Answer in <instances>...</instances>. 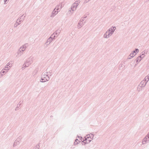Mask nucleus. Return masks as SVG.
<instances>
[{
	"label": "nucleus",
	"instance_id": "8",
	"mask_svg": "<svg viewBox=\"0 0 149 149\" xmlns=\"http://www.w3.org/2000/svg\"><path fill=\"white\" fill-rule=\"evenodd\" d=\"M21 139H22V138L19 136L16 139L13 144L14 147L15 146L17 145L19 143Z\"/></svg>",
	"mask_w": 149,
	"mask_h": 149
},
{
	"label": "nucleus",
	"instance_id": "47",
	"mask_svg": "<svg viewBox=\"0 0 149 149\" xmlns=\"http://www.w3.org/2000/svg\"><path fill=\"white\" fill-rule=\"evenodd\" d=\"M122 63H123V64H125V63H124V62H123Z\"/></svg>",
	"mask_w": 149,
	"mask_h": 149
},
{
	"label": "nucleus",
	"instance_id": "49",
	"mask_svg": "<svg viewBox=\"0 0 149 149\" xmlns=\"http://www.w3.org/2000/svg\"><path fill=\"white\" fill-rule=\"evenodd\" d=\"M51 72H52V71L50 70V72H51Z\"/></svg>",
	"mask_w": 149,
	"mask_h": 149
},
{
	"label": "nucleus",
	"instance_id": "5",
	"mask_svg": "<svg viewBox=\"0 0 149 149\" xmlns=\"http://www.w3.org/2000/svg\"><path fill=\"white\" fill-rule=\"evenodd\" d=\"M59 6V5L57 6L56 7V8L54 9L52 13V14L51 15V17H53L58 13V11L59 10V8L58 7Z\"/></svg>",
	"mask_w": 149,
	"mask_h": 149
},
{
	"label": "nucleus",
	"instance_id": "12",
	"mask_svg": "<svg viewBox=\"0 0 149 149\" xmlns=\"http://www.w3.org/2000/svg\"><path fill=\"white\" fill-rule=\"evenodd\" d=\"M142 59V58H141V57L139 56L134 61V63L136 62L137 63H138Z\"/></svg>",
	"mask_w": 149,
	"mask_h": 149
},
{
	"label": "nucleus",
	"instance_id": "44",
	"mask_svg": "<svg viewBox=\"0 0 149 149\" xmlns=\"http://www.w3.org/2000/svg\"><path fill=\"white\" fill-rule=\"evenodd\" d=\"M79 137H80V136L77 135V138H79Z\"/></svg>",
	"mask_w": 149,
	"mask_h": 149
},
{
	"label": "nucleus",
	"instance_id": "11",
	"mask_svg": "<svg viewBox=\"0 0 149 149\" xmlns=\"http://www.w3.org/2000/svg\"><path fill=\"white\" fill-rule=\"evenodd\" d=\"M75 4V3H74L71 8V10L73 11L75 10L77 7V5H76Z\"/></svg>",
	"mask_w": 149,
	"mask_h": 149
},
{
	"label": "nucleus",
	"instance_id": "1",
	"mask_svg": "<svg viewBox=\"0 0 149 149\" xmlns=\"http://www.w3.org/2000/svg\"><path fill=\"white\" fill-rule=\"evenodd\" d=\"M48 73V72H46L42 73L40 79L41 82L43 83L49 81L50 78Z\"/></svg>",
	"mask_w": 149,
	"mask_h": 149
},
{
	"label": "nucleus",
	"instance_id": "24",
	"mask_svg": "<svg viewBox=\"0 0 149 149\" xmlns=\"http://www.w3.org/2000/svg\"><path fill=\"white\" fill-rule=\"evenodd\" d=\"M62 29L61 28H59L56 31L59 34L61 32V30Z\"/></svg>",
	"mask_w": 149,
	"mask_h": 149
},
{
	"label": "nucleus",
	"instance_id": "45",
	"mask_svg": "<svg viewBox=\"0 0 149 149\" xmlns=\"http://www.w3.org/2000/svg\"><path fill=\"white\" fill-rule=\"evenodd\" d=\"M74 148V147H72H72H71V148H72V149H73Z\"/></svg>",
	"mask_w": 149,
	"mask_h": 149
},
{
	"label": "nucleus",
	"instance_id": "43",
	"mask_svg": "<svg viewBox=\"0 0 149 149\" xmlns=\"http://www.w3.org/2000/svg\"><path fill=\"white\" fill-rule=\"evenodd\" d=\"M132 57H131V56H130V57H129H129H128V59H131V58Z\"/></svg>",
	"mask_w": 149,
	"mask_h": 149
},
{
	"label": "nucleus",
	"instance_id": "27",
	"mask_svg": "<svg viewBox=\"0 0 149 149\" xmlns=\"http://www.w3.org/2000/svg\"><path fill=\"white\" fill-rule=\"evenodd\" d=\"M134 56V54H132V52L130 54L129 56H131V57H133Z\"/></svg>",
	"mask_w": 149,
	"mask_h": 149
},
{
	"label": "nucleus",
	"instance_id": "41",
	"mask_svg": "<svg viewBox=\"0 0 149 149\" xmlns=\"http://www.w3.org/2000/svg\"><path fill=\"white\" fill-rule=\"evenodd\" d=\"M147 136H148V138H149V132L147 134Z\"/></svg>",
	"mask_w": 149,
	"mask_h": 149
},
{
	"label": "nucleus",
	"instance_id": "21",
	"mask_svg": "<svg viewBox=\"0 0 149 149\" xmlns=\"http://www.w3.org/2000/svg\"><path fill=\"white\" fill-rule=\"evenodd\" d=\"M6 73V72L5 71L2 70L1 72L0 73V77H1V76H2V75H3V74H2V73L5 74Z\"/></svg>",
	"mask_w": 149,
	"mask_h": 149
},
{
	"label": "nucleus",
	"instance_id": "36",
	"mask_svg": "<svg viewBox=\"0 0 149 149\" xmlns=\"http://www.w3.org/2000/svg\"><path fill=\"white\" fill-rule=\"evenodd\" d=\"M8 68V66H6H6H5V68L4 69H5V70H7V69H8H8H7V68Z\"/></svg>",
	"mask_w": 149,
	"mask_h": 149
},
{
	"label": "nucleus",
	"instance_id": "31",
	"mask_svg": "<svg viewBox=\"0 0 149 149\" xmlns=\"http://www.w3.org/2000/svg\"><path fill=\"white\" fill-rule=\"evenodd\" d=\"M79 143V142L77 141H74V145H76L78 144Z\"/></svg>",
	"mask_w": 149,
	"mask_h": 149
},
{
	"label": "nucleus",
	"instance_id": "28",
	"mask_svg": "<svg viewBox=\"0 0 149 149\" xmlns=\"http://www.w3.org/2000/svg\"><path fill=\"white\" fill-rule=\"evenodd\" d=\"M84 18L82 17L80 19V22H83L84 21Z\"/></svg>",
	"mask_w": 149,
	"mask_h": 149
},
{
	"label": "nucleus",
	"instance_id": "50",
	"mask_svg": "<svg viewBox=\"0 0 149 149\" xmlns=\"http://www.w3.org/2000/svg\"><path fill=\"white\" fill-rule=\"evenodd\" d=\"M51 72H52V71L50 70V72H51Z\"/></svg>",
	"mask_w": 149,
	"mask_h": 149
},
{
	"label": "nucleus",
	"instance_id": "17",
	"mask_svg": "<svg viewBox=\"0 0 149 149\" xmlns=\"http://www.w3.org/2000/svg\"><path fill=\"white\" fill-rule=\"evenodd\" d=\"M149 79V76L148 75L147 76H146L145 78L143 80H145L146 81V82H147L148 81Z\"/></svg>",
	"mask_w": 149,
	"mask_h": 149
},
{
	"label": "nucleus",
	"instance_id": "51",
	"mask_svg": "<svg viewBox=\"0 0 149 149\" xmlns=\"http://www.w3.org/2000/svg\"><path fill=\"white\" fill-rule=\"evenodd\" d=\"M51 72H52V71L50 70V72H51Z\"/></svg>",
	"mask_w": 149,
	"mask_h": 149
},
{
	"label": "nucleus",
	"instance_id": "32",
	"mask_svg": "<svg viewBox=\"0 0 149 149\" xmlns=\"http://www.w3.org/2000/svg\"><path fill=\"white\" fill-rule=\"evenodd\" d=\"M90 0H85L84 2V4H86V3L88 2Z\"/></svg>",
	"mask_w": 149,
	"mask_h": 149
},
{
	"label": "nucleus",
	"instance_id": "40",
	"mask_svg": "<svg viewBox=\"0 0 149 149\" xmlns=\"http://www.w3.org/2000/svg\"><path fill=\"white\" fill-rule=\"evenodd\" d=\"M79 141V140H78V139H75V141Z\"/></svg>",
	"mask_w": 149,
	"mask_h": 149
},
{
	"label": "nucleus",
	"instance_id": "23",
	"mask_svg": "<svg viewBox=\"0 0 149 149\" xmlns=\"http://www.w3.org/2000/svg\"><path fill=\"white\" fill-rule=\"evenodd\" d=\"M84 23L82 22H81L79 21L78 24H79V25H81V26H83L84 25V23Z\"/></svg>",
	"mask_w": 149,
	"mask_h": 149
},
{
	"label": "nucleus",
	"instance_id": "39",
	"mask_svg": "<svg viewBox=\"0 0 149 149\" xmlns=\"http://www.w3.org/2000/svg\"><path fill=\"white\" fill-rule=\"evenodd\" d=\"M87 17V16H86L85 15L84 16V17H83V18H84H84H86Z\"/></svg>",
	"mask_w": 149,
	"mask_h": 149
},
{
	"label": "nucleus",
	"instance_id": "46",
	"mask_svg": "<svg viewBox=\"0 0 149 149\" xmlns=\"http://www.w3.org/2000/svg\"><path fill=\"white\" fill-rule=\"evenodd\" d=\"M137 65V64H136L135 65H134V67H135L136 66V65Z\"/></svg>",
	"mask_w": 149,
	"mask_h": 149
},
{
	"label": "nucleus",
	"instance_id": "48",
	"mask_svg": "<svg viewBox=\"0 0 149 149\" xmlns=\"http://www.w3.org/2000/svg\"><path fill=\"white\" fill-rule=\"evenodd\" d=\"M50 117H52L53 116H51Z\"/></svg>",
	"mask_w": 149,
	"mask_h": 149
},
{
	"label": "nucleus",
	"instance_id": "37",
	"mask_svg": "<svg viewBox=\"0 0 149 149\" xmlns=\"http://www.w3.org/2000/svg\"><path fill=\"white\" fill-rule=\"evenodd\" d=\"M79 139L80 140H81V141H82V140L83 139V138L81 136L79 137Z\"/></svg>",
	"mask_w": 149,
	"mask_h": 149
},
{
	"label": "nucleus",
	"instance_id": "33",
	"mask_svg": "<svg viewBox=\"0 0 149 149\" xmlns=\"http://www.w3.org/2000/svg\"><path fill=\"white\" fill-rule=\"evenodd\" d=\"M24 66H25L24 64L23 65H22V69L23 70H24V69L26 67Z\"/></svg>",
	"mask_w": 149,
	"mask_h": 149
},
{
	"label": "nucleus",
	"instance_id": "52",
	"mask_svg": "<svg viewBox=\"0 0 149 149\" xmlns=\"http://www.w3.org/2000/svg\"><path fill=\"white\" fill-rule=\"evenodd\" d=\"M49 73H50H50H51V72H49Z\"/></svg>",
	"mask_w": 149,
	"mask_h": 149
},
{
	"label": "nucleus",
	"instance_id": "9",
	"mask_svg": "<svg viewBox=\"0 0 149 149\" xmlns=\"http://www.w3.org/2000/svg\"><path fill=\"white\" fill-rule=\"evenodd\" d=\"M26 17V15H23L20 17H19L18 19V21L19 22H21L23 21L24 19Z\"/></svg>",
	"mask_w": 149,
	"mask_h": 149
},
{
	"label": "nucleus",
	"instance_id": "14",
	"mask_svg": "<svg viewBox=\"0 0 149 149\" xmlns=\"http://www.w3.org/2000/svg\"><path fill=\"white\" fill-rule=\"evenodd\" d=\"M33 58H31L30 57V58H28L26 61L27 62L30 63V64H31L33 62Z\"/></svg>",
	"mask_w": 149,
	"mask_h": 149
},
{
	"label": "nucleus",
	"instance_id": "35",
	"mask_svg": "<svg viewBox=\"0 0 149 149\" xmlns=\"http://www.w3.org/2000/svg\"><path fill=\"white\" fill-rule=\"evenodd\" d=\"M81 25H79V24H78L77 27L78 29L80 28L81 27Z\"/></svg>",
	"mask_w": 149,
	"mask_h": 149
},
{
	"label": "nucleus",
	"instance_id": "13",
	"mask_svg": "<svg viewBox=\"0 0 149 149\" xmlns=\"http://www.w3.org/2000/svg\"><path fill=\"white\" fill-rule=\"evenodd\" d=\"M139 52V49L137 48H136L135 49V50L133 51L132 52V54H134V56H135L136 54H137V53H138Z\"/></svg>",
	"mask_w": 149,
	"mask_h": 149
},
{
	"label": "nucleus",
	"instance_id": "30",
	"mask_svg": "<svg viewBox=\"0 0 149 149\" xmlns=\"http://www.w3.org/2000/svg\"><path fill=\"white\" fill-rule=\"evenodd\" d=\"M9 0H4V4H6L7 3V2H8L9 1Z\"/></svg>",
	"mask_w": 149,
	"mask_h": 149
},
{
	"label": "nucleus",
	"instance_id": "15",
	"mask_svg": "<svg viewBox=\"0 0 149 149\" xmlns=\"http://www.w3.org/2000/svg\"><path fill=\"white\" fill-rule=\"evenodd\" d=\"M18 21V19H17L16 22L15 23V24L14 26L15 27H16L17 26V25H19L20 23H19Z\"/></svg>",
	"mask_w": 149,
	"mask_h": 149
},
{
	"label": "nucleus",
	"instance_id": "6",
	"mask_svg": "<svg viewBox=\"0 0 149 149\" xmlns=\"http://www.w3.org/2000/svg\"><path fill=\"white\" fill-rule=\"evenodd\" d=\"M27 45V44L23 45L22 47H21L19 49V51L18 53V54L20 56L21 55V51H24L25 50L26 48V45Z\"/></svg>",
	"mask_w": 149,
	"mask_h": 149
},
{
	"label": "nucleus",
	"instance_id": "26",
	"mask_svg": "<svg viewBox=\"0 0 149 149\" xmlns=\"http://www.w3.org/2000/svg\"><path fill=\"white\" fill-rule=\"evenodd\" d=\"M122 64H122L121 65L120 64L119 65V68L120 70H121L122 69H123V66L122 65Z\"/></svg>",
	"mask_w": 149,
	"mask_h": 149
},
{
	"label": "nucleus",
	"instance_id": "4",
	"mask_svg": "<svg viewBox=\"0 0 149 149\" xmlns=\"http://www.w3.org/2000/svg\"><path fill=\"white\" fill-rule=\"evenodd\" d=\"M54 35H52L50 37H49L47 39V41L45 43V44L47 46L54 40L55 39V36Z\"/></svg>",
	"mask_w": 149,
	"mask_h": 149
},
{
	"label": "nucleus",
	"instance_id": "10",
	"mask_svg": "<svg viewBox=\"0 0 149 149\" xmlns=\"http://www.w3.org/2000/svg\"><path fill=\"white\" fill-rule=\"evenodd\" d=\"M147 135L144 138L142 141V143L145 144L149 141Z\"/></svg>",
	"mask_w": 149,
	"mask_h": 149
},
{
	"label": "nucleus",
	"instance_id": "16",
	"mask_svg": "<svg viewBox=\"0 0 149 149\" xmlns=\"http://www.w3.org/2000/svg\"><path fill=\"white\" fill-rule=\"evenodd\" d=\"M24 64V65H25V66H24L26 67H27L29 66V65H30V64H30V63L27 62V61H26L25 62V63Z\"/></svg>",
	"mask_w": 149,
	"mask_h": 149
},
{
	"label": "nucleus",
	"instance_id": "3",
	"mask_svg": "<svg viewBox=\"0 0 149 149\" xmlns=\"http://www.w3.org/2000/svg\"><path fill=\"white\" fill-rule=\"evenodd\" d=\"M116 29V27L112 26L111 28H109L105 33L109 37L110 36H111L112 34H113Z\"/></svg>",
	"mask_w": 149,
	"mask_h": 149
},
{
	"label": "nucleus",
	"instance_id": "18",
	"mask_svg": "<svg viewBox=\"0 0 149 149\" xmlns=\"http://www.w3.org/2000/svg\"><path fill=\"white\" fill-rule=\"evenodd\" d=\"M54 35V36H55V38L57 37V36H58V35L59 34L58 32H57L56 31H55V32L52 35Z\"/></svg>",
	"mask_w": 149,
	"mask_h": 149
},
{
	"label": "nucleus",
	"instance_id": "34",
	"mask_svg": "<svg viewBox=\"0 0 149 149\" xmlns=\"http://www.w3.org/2000/svg\"><path fill=\"white\" fill-rule=\"evenodd\" d=\"M74 3H75L76 5H77V6L79 4V3H78V2L77 1L75 2Z\"/></svg>",
	"mask_w": 149,
	"mask_h": 149
},
{
	"label": "nucleus",
	"instance_id": "19",
	"mask_svg": "<svg viewBox=\"0 0 149 149\" xmlns=\"http://www.w3.org/2000/svg\"><path fill=\"white\" fill-rule=\"evenodd\" d=\"M139 56L141 57V58H143L144 56H145V55H144V53H143V52H142L140 55Z\"/></svg>",
	"mask_w": 149,
	"mask_h": 149
},
{
	"label": "nucleus",
	"instance_id": "25",
	"mask_svg": "<svg viewBox=\"0 0 149 149\" xmlns=\"http://www.w3.org/2000/svg\"><path fill=\"white\" fill-rule=\"evenodd\" d=\"M104 37L105 38H108L109 37L106 33L104 34Z\"/></svg>",
	"mask_w": 149,
	"mask_h": 149
},
{
	"label": "nucleus",
	"instance_id": "38",
	"mask_svg": "<svg viewBox=\"0 0 149 149\" xmlns=\"http://www.w3.org/2000/svg\"><path fill=\"white\" fill-rule=\"evenodd\" d=\"M19 107L18 106H17L16 107L15 109V110H17L18 109V108H19Z\"/></svg>",
	"mask_w": 149,
	"mask_h": 149
},
{
	"label": "nucleus",
	"instance_id": "7",
	"mask_svg": "<svg viewBox=\"0 0 149 149\" xmlns=\"http://www.w3.org/2000/svg\"><path fill=\"white\" fill-rule=\"evenodd\" d=\"M147 82H146L145 80H143L141 81L140 84H139L138 86L140 87H143L146 86Z\"/></svg>",
	"mask_w": 149,
	"mask_h": 149
},
{
	"label": "nucleus",
	"instance_id": "42",
	"mask_svg": "<svg viewBox=\"0 0 149 149\" xmlns=\"http://www.w3.org/2000/svg\"><path fill=\"white\" fill-rule=\"evenodd\" d=\"M10 64L9 63H8L6 65V66H8Z\"/></svg>",
	"mask_w": 149,
	"mask_h": 149
},
{
	"label": "nucleus",
	"instance_id": "20",
	"mask_svg": "<svg viewBox=\"0 0 149 149\" xmlns=\"http://www.w3.org/2000/svg\"><path fill=\"white\" fill-rule=\"evenodd\" d=\"M87 136H88L89 137H91L92 139H93V137H94V135H93L91 133L90 134H88L87 135Z\"/></svg>",
	"mask_w": 149,
	"mask_h": 149
},
{
	"label": "nucleus",
	"instance_id": "29",
	"mask_svg": "<svg viewBox=\"0 0 149 149\" xmlns=\"http://www.w3.org/2000/svg\"><path fill=\"white\" fill-rule=\"evenodd\" d=\"M22 102H23V101H22V102H21V101H20L19 102V104H18L17 106H19L20 107L21 105L22 104Z\"/></svg>",
	"mask_w": 149,
	"mask_h": 149
},
{
	"label": "nucleus",
	"instance_id": "22",
	"mask_svg": "<svg viewBox=\"0 0 149 149\" xmlns=\"http://www.w3.org/2000/svg\"><path fill=\"white\" fill-rule=\"evenodd\" d=\"M40 146L38 144L37 145L33 148V149H39V148Z\"/></svg>",
	"mask_w": 149,
	"mask_h": 149
},
{
	"label": "nucleus",
	"instance_id": "2",
	"mask_svg": "<svg viewBox=\"0 0 149 149\" xmlns=\"http://www.w3.org/2000/svg\"><path fill=\"white\" fill-rule=\"evenodd\" d=\"M91 137L88 136H85L83 139V140L81 142L82 145H85L89 143L93 139Z\"/></svg>",
	"mask_w": 149,
	"mask_h": 149
}]
</instances>
